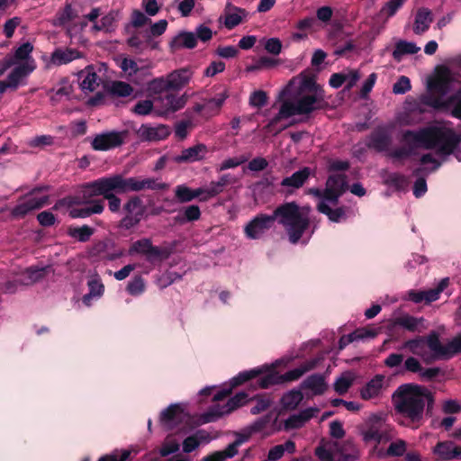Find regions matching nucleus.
Segmentation results:
<instances>
[{
	"instance_id": "obj_26",
	"label": "nucleus",
	"mask_w": 461,
	"mask_h": 461,
	"mask_svg": "<svg viewBox=\"0 0 461 461\" xmlns=\"http://www.w3.org/2000/svg\"><path fill=\"white\" fill-rule=\"evenodd\" d=\"M392 132L391 125L377 128L370 136L368 146L379 151H388L392 142Z\"/></svg>"
},
{
	"instance_id": "obj_18",
	"label": "nucleus",
	"mask_w": 461,
	"mask_h": 461,
	"mask_svg": "<svg viewBox=\"0 0 461 461\" xmlns=\"http://www.w3.org/2000/svg\"><path fill=\"white\" fill-rule=\"evenodd\" d=\"M106 70L105 65L101 64L98 66H87L85 69L79 72L78 79L81 90L85 94H91L99 88L103 80L101 74Z\"/></svg>"
},
{
	"instance_id": "obj_59",
	"label": "nucleus",
	"mask_w": 461,
	"mask_h": 461,
	"mask_svg": "<svg viewBox=\"0 0 461 461\" xmlns=\"http://www.w3.org/2000/svg\"><path fill=\"white\" fill-rule=\"evenodd\" d=\"M179 448V444L172 438H167L163 446L159 449V454L162 456H167L170 454L176 452Z\"/></svg>"
},
{
	"instance_id": "obj_31",
	"label": "nucleus",
	"mask_w": 461,
	"mask_h": 461,
	"mask_svg": "<svg viewBox=\"0 0 461 461\" xmlns=\"http://www.w3.org/2000/svg\"><path fill=\"white\" fill-rule=\"evenodd\" d=\"M206 153V146L203 144H197L184 149L179 155L175 156L173 160L176 163H193L203 159Z\"/></svg>"
},
{
	"instance_id": "obj_7",
	"label": "nucleus",
	"mask_w": 461,
	"mask_h": 461,
	"mask_svg": "<svg viewBox=\"0 0 461 461\" xmlns=\"http://www.w3.org/2000/svg\"><path fill=\"white\" fill-rule=\"evenodd\" d=\"M34 46L26 41L14 49L13 54L0 60V77L8 69L10 71L5 80H0L6 90L14 91L26 85V78L36 69V61L32 53Z\"/></svg>"
},
{
	"instance_id": "obj_46",
	"label": "nucleus",
	"mask_w": 461,
	"mask_h": 461,
	"mask_svg": "<svg viewBox=\"0 0 461 461\" xmlns=\"http://www.w3.org/2000/svg\"><path fill=\"white\" fill-rule=\"evenodd\" d=\"M356 379V375L353 372L348 371L341 374L334 382V390L339 394H344L351 387Z\"/></svg>"
},
{
	"instance_id": "obj_23",
	"label": "nucleus",
	"mask_w": 461,
	"mask_h": 461,
	"mask_svg": "<svg viewBox=\"0 0 461 461\" xmlns=\"http://www.w3.org/2000/svg\"><path fill=\"white\" fill-rule=\"evenodd\" d=\"M83 55L75 49H57L50 57L43 56L42 59L46 68L66 65L75 59H81Z\"/></svg>"
},
{
	"instance_id": "obj_32",
	"label": "nucleus",
	"mask_w": 461,
	"mask_h": 461,
	"mask_svg": "<svg viewBox=\"0 0 461 461\" xmlns=\"http://www.w3.org/2000/svg\"><path fill=\"white\" fill-rule=\"evenodd\" d=\"M433 453L439 460L461 459V447L451 441L439 442L433 449Z\"/></svg>"
},
{
	"instance_id": "obj_52",
	"label": "nucleus",
	"mask_w": 461,
	"mask_h": 461,
	"mask_svg": "<svg viewBox=\"0 0 461 461\" xmlns=\"http://www.w3.org/2000/svg\"><path fill=\"white\" fill-rule=\"evenodd\" d=\"M449 279L445 277L439 281L436 288L423 290L425 303H431L437 301L439 298L440 294L447 287Z\"/></svg>"
},
{
	"instance_id": "obj_50",
	"label": "nucleus",
	"mask_w": 461,
	"mask_h": 461,
	"mask_svg": "<svg viewBox=\"0 0 461 461\" xmlns=\"http://www.w3.org/2000/svg\"><path fill=\"white\" fill-rule=\"evenodd\" d=\"M248 15L244 9L235 8L225 15L224 24L228 29H232L240 24Z\"/></svg>"
},
{
	"instance_id": "obj_53",
	"label": "nucleus",
	"mask_w": 461,
	"mask_h": 461,
	"mask_svg": "<svg viewBox=\"0 0 461 461\" xmlns=\"http://www.w3.org/2000/svg\"><path fill=\"white\" fill-rule=\"evenodd\" d=\"M176 197L181 203H187L196 198L195 189H191L185 185H179L175 189Z\"/></svg>"
},
{
	"instance_id": "obj_60",
	"label": "nucleus",
	"mask_w": 461,
	"mask_h": 461,
	"mask_svg": "<svg viewBox=\"0 0 461 461\" xmlns=\"http://www.w3.org/2000/svg\"><path fill=\"white\" fill-rule=\"evenodd\" d=\"M131 453L129 449L115 450L109 456H102L98 461H126Z\"/></svg>"
},
{
	"instance_id": "obj_13",
	"label": "nucleus",
	"mask_w": 461,
	"mask_h": 461,
	"mask_svg": "<svg viewBox=\"0 0 461 461\" xmlns=\"http://www.w3.org/2000/svg\"><path fill=\"white\" fill-rule=\"evenodd\" d=\"M361 433L366 442L375 444L385 443L393 438L392 429L386 424L384 414L372 415Z\"/></svg>"
},
{
	"instance_id": "obj_37",
	"label": "nucleus",
	"mask_w": 461,
	"mask_h": 461,
	"mask_svg": "<svg viewBox=\"0 0 461 461\" xmlns=\"http://www.w3.org/2000/svg\"><path fill=\"white\" fill-rule=\"evenodd\" d=\"M393 325L402 327L410 331L420 332L426 329L423 318H416L408 314L394 318Z\"/></svg>"
},
{
	"instance_id": "obj_64",
	"label": "nucleus",
	"mask_w": 461,
	"mask_h": 461,
	"mask_svg": "<svg viewBox=\"0 0 461 461\" xmlns=\"http://www.w3.org/2000/svg\"><path fill=\"white\" fill-rule=\"evenodd\" d=\"M271 399L267 396H258L256 398V404L251 408V413L258 414L267 410L271 404Z\"/></svg>"
},
{
	"instance_id": "obj_9",
	"label": "nucleus",
	"mask_w": 461,
	"mask_h": 461,
	"mask_svg": "<svg viewBox=\"0 0 461 461\" xmlns=\"http://www.w3.org/2000/svg\"><path fill=\"white\" fill-rule=\"evenodd\" d=\"M288 360L280 358L268 365L269 370L267 375L262 380V389L268 388L275 384H280L286 382H292L299 379L303 374L312 368L313 365L306 363L299 367L286 372L284 375L276 370L280 366H286Z\"/></svg>"
},
{
	"instance_id": "obj_14",
	"label": "nucleus",
	"mask_w": 461,
	"mask_h": 461,
	"mask_svg": "<svg viewBox=\"0 0 461 461\" xmlns=\"http://www.w3.org/2000/svg\"><path fill=\"white\" fill-rule=\"evenodd\" d=\"M349 443L339 444L337 441H322L315 449V455L321 461H351L355 455L348 453Z\"/></svg>"
},
{
	"instance_id": "obj_27",
	"label": "nucleus",
	"mask_w": 461,
	"mask_h": 461,
	"mask_svg": "<svg viewBox=\"0 0 461 461\" xmlns=\"http://www.w3.org/2000/svg\"><path fill=\"white\" fill-rule=\"evenodd\" d=\"M318 413L319 409L315 407L306 408L297 413H294L284 421V429L285 430L300 429Z\"/></svg>"
},
{
	"instance_id": "obj_56",
	"label": "nucleus",
	"mask_w": 461,
	"mask_h": 461,
	"mask_svg": "<svg viewBox=\"0 0 461 461\" xmlns=\"http://www.w3.org/2000/svg\"><path fill=\"white\" fill-rule=\"evenodd\" d=\"M152 111L155 113V102L151 100L140 101L133 108V112L138 115H148Z\"/></svg>"
},
{
	"instance_id": "obj_28",
	"label": "nucleus",
	"mask_w": 461,
	"mask_h": 461,
	"mask_svg": "<svg viewBox=\"0 0 461 461\" xmlns=\"http://www.w3.org/2000/svg\"><path fill=\"white\" fill-rule=\"evenodd\" d=\"M87 286L88 293L82 297V302L86 306L90 307L103 296L104 286L100 276L96 274L88 276Z\"/></svg>"
},
{
	"instance_id": "obj_34",
	"label": "nucleus",
	"mask_w": 461,
	"mask_h": 461,
	"mask_svg": "<svg viewBox=\"0 0 461 461\" xmlns=\"http://www.w3.org/2000/svg\"><path fill=\"white\" fill-rule=\"evenodd\" d=\"M192 77L193 71L188 68L172 71L167 75L169 87L171 90H179L190 82Z\"/></svg>"
},
{
	"instance_id": "obj_58",
	"label": "nucleus",
	"mask_w": 461,
	"mask_h": 461,
	"mask_svg": "<svg viewBox=\"0 0 461 461\" xmlns=\"http://www.w3.org/2000/svg\"><path fill=\"white\" fill-rule=\"evenodd\" d=\"M149 89L155 93L162 92L165 90H171V87H169L167 76L153 79L149 83Z\"/></svg>"
},
{
	"instance_id": "obj_49",
	"label": "nucleus",
	"mask_w": 461,
	"mask_h": 461,
	"mask_svg": "<svg viewBox=\"0 0 461 461\" xmlns=\"http://www.w3.org/2000/svg\"><path fill=\"white\" fill-rule=\"evenodd\" d=\"M406 0H389L381 8L378 16L384 21L393 17L397 11L403 5Z\"/></svg>"
},
{
	"instance_id": "obj_6",
	"label": "nucleus",
	"mask_w": 461,
	"mask_h": 461,
	"mask_svg": "<svg viewBox=\"0 0 461 461\" xmlns=\"http://www.w3.org/2000/svg\"><path fill=\"white\" fill-rule=\"evenodd\" d=\"M347 161L331 159L328 163V170L331 174L326 183L323 192L312 188L310 194L319 198L317 209L320 212L327 215L330 221L339 222L346 219V212L342 207L338 206L339 198L344 193L347 186L345 176L340 173L348 169Z\"/></svg>"
},
{
	"instance_id": "obj_55",
	"label": "nucleus",
	"mask_w": 461,
	"mask_h": 461,
	"mask_svg": "<svg viewBox=\"0 0 461 461\" xmlns=\"http://www.w3.org/2000/svg\"><path fill=\"white\" fill-rule=\"evenodd\" d=\"M110 91L114 95L126 97L131 95L133 89L129 84L125 82L115 81L112 83Z\"/></svg>"
},
{
	"instance_id": "obj_42",
	"label": "nucleus",
	"mask_w": 461,
	"mask_h": 461,
	"mask_svg": "<svg viewBox=\"0 0 461 461\" xmlns=\"http://www.w3.org/2000/svg\"><path fill=\"white\" fill-rule=\"evenodd\" d=\"M431 23V12L427 8L419 9L415 16L413 32L416 34H421L429 29Z\"/></svg>"
},
{
	"instance_id": "obj_63",
	"label": "nucleus",
	"mask_w": 461,
	"mask_h": 461,
	"mask_svg": "<svg viewBox=\"0 0 461 461\" xmlns=\"http://www.w3.org/2000/svg\"><path fill=\"white\" fill-rule=\"evenodd\" d=\"M76 13L72 9L71 5H67L59 14L57 17L58 23L59 24H67L70 22H72L76 18Z\"/></svg>"
},
{
	"instance_id": "obj_54",
	"label": "nucleus",
	"mask_w": 461,
	"mask_h": 461,
	"mask_svg": "<svg viewBox=\"0 0 461 461\" xmlns=\"http://www.w3.org/2000/svg\"><path fill=\"white\" fill-rule=\"evenodd\" d=\"M127 292L132 296L142 294L146 289L145 281L140 276H135L127 285Z\"/></svg>"
},
{
	"instance_id": "obj_40",
	"label": "nucleus",
	"mask_w": 461,
	"mask_h": 461,
	"mask_svg": "<svg viewBox=\"0 0 461 461\" xmlns=\"http://www.w3.org/2000/svg\"><path fill=\"white\" fill-rule=\"evenodd\" d=\"M130 255L143 254L149 258L159 256V249L151 245L149 239H142L135 241L129 249Z\"/></svg>"
},
{
	"instance_id": "obj_39",
	"label": "nucleus",
	"mask_w": 461,
	"mask_h": 461,
	"mask_svg": "<svg viewBox=\"0 0 461 461\" xmlns=\"http://www.w3.org/2000/svg\"><path fill=\"white\" fill-rule=\"evenodd\" d=\"M196 45L195 34L189 32H182L178 33L170 42V49L172 51H176L180 49H193Z\"/></svg>"
},
{
	"instance_id": "obj_38",
	"label": "nucleus",
	"mask_w": 461,
	"mask_h": 461,
	"mask_svg": "<svg viewBox=\"0 0 461 461\" xmlns=\"http://www.w3.org/2000/svg\"><path fill=\"white\" fill-rule=\"evenodd\" d=\"M302 388L310 391L313 395H317L323 393L327 390L328 384L324 376L312 375L302 383Z\"/></svg>"
},
{
	"instance_id": "obj_47",
	"label": "nucleus",
	"mask_w": 461,
	"mask_h": 461,
	"mask_svg": "<svg viewBox=\"0 0 461 461\" xmlns=\"http://www.w3.org/2000/svg\"><path fill=\"white\" fill-rule=\"evenodd\" d=\"M93 233L94 229L88 225H83L81 227L69 226L68 228V235L80 242L87 241Z\"/></svg>"
},
{
	"instance_id": "obj_4",
	"label": "nucleus",
	"mask_w": 461,
	"mask_h": 461,
	"mask_svg": "<svg viewBox=\"0 0 461 461\" xmlns=\"http://www.w3.org/2000/svg\"><path fill=\"white\" fill-rule=\"evenodd\" d=\"M461 75L447 67H438L427 80L428 93L417 99V108L424 112L426 107L442 110L455 118L461 119V87L444 98L456 85L461 84Z\"/></svg>"
},
{
	"instance_id": "obj_33",
	"label": "nucleus",
	"mask_w": 461,
	"mask_h": 461,
	"mask_svg": "<svg viewBox=\"0 0 461 461\" xmlns=\"http://www.w3.org/2000/svg\"><path fill=\"white\" fill-rule=\"evenodd\" d=\"M212 439V437L209 432L205 430H197L184 440L183 450L185 453H190L200 446L208 444Z\"/></svg>"
},
{
	"instance_id": "obj_22",
	"label": "nucleus",
	"mask_w": 461,
	"mask_h": 461,
	"mask_svg": "<svg viewBox=\"0 0 461 461\" xmlns=\"http://www.w3.org/2000/svg\"><path fill=\"white\" fill-rule=\"evenodd\" d=\"M186 104L185 95H167L164 97L155 99V114L166 116L182 109Z\"/></svg>"
},
{
	"instance_id": "obj_21",
	"label": "nucleus",
	"mask_w": 461,
	"mask_h": 461,
	"mask_svg": "<svg viewBox=\"0 0 461 461\" xmlns=\"http://www.w3.org/2000/svg\"><path fill=\"white\" fill-rule=\"evenodd\" d=\"M127 137V131H106L96 135L92 140L95 150L105 151L121 146Z\"/></svg>"
},
{
	"instance_id": "obj_8",
	"label": "nucleus",
	"mask_w": 461,
	"mask_h": 461,
	"mask_svg": "<svg viewBox=\"0 0 461 461\" xmlns=\"http://www.w3.org/2000/svg\"><path fill=\"white\" fill-rule=\"evenodd\" d=\"M395 408L412 422H419L423 417L424 406L433 402L431 393L425 387L417 384H402L393 393Z\"/></svg>"
},
{
	"instance_id": "obj_44",
	"label": "nucleus",
	"mask_w": 461,
	"mask_h": 461,
	"mask_svg": "<svg viewBox=\"0 0 461 461\" xmlns=\"http://www.w3.org/2000/svg\"><path fill=\"white\" fill-rule=\"evenodd\" d=\"M420 50V48L412 41H399L395 44V49L393 51V57L395 60L401 61L404 55L415 54Z\"/></svg>"
},
{
	"instance_id": "obj_43",
	"label": "nucleus",
	"mask_w": 461,
	"mask_h": 461,
	"mask_svg": "<svg viewBox=\"0 0 461 461\" xmlns=\"http://www.w3.org/2000/svg\"><path fill=\"white\" fill-rule=\"evenodd\" d=\"M116 63L122 72L129 77L136 75L142 68L149 69L152 68L151 64L140 67L135 60L125 57L118 58L116 59Z\"/></svg>"
},
{
	"instance_id": "obj_20",
	"label": "nucleus",
	"mask_w": 461,
	"mask_h": 461,
	"mask_svg": "<svg viewBox=\"0 0 461 461\" xmlns=\"http://www.w3.org/2000/svg\"><path fill=\"white\" fill-rule=\"evenodd\" d=\"M47 203V195L38 191H33L19 200L18 203L13 209L12 214L14 217H23L30 212L44 206Z\"/></svg>"
},
{
	"instance_id": "obj_57",
	"label": "nucleus",
	"mask_w": 461,
	"mask_h": 461,
	"mask_svg": "<svg viewBox=\"0 0 461 461\" xmlns=\"http://www.w3.org/2000/svg\"><path fill=\"white\" fill-rule=\"evenodd\" d=\"M406 451V443L402 439H398L390 444L387 451L384 454L385 456H402Z\"/></svg>"
},
{
	"instance_id": "obj_48",
	"label": "nucleus",
	"mask_w": 461,
	"mask_h": 461,
	"mask_svg": "<svg viewBox=\"0 0 461 461\" xmlns=\"http://www.w3.org/2000/svg\"><path fill=\"white\" fill-rule=\"evenodd\" d=\"M420 167L416 170V174L431 173L438 169L440 162L431 154L428 153L420 158Z\"/></svg>"
},
{
	"instance_id": "obj_51",
	"label": "nucleus",
	"mask_w": 461,
	"mask_h": 461,
	"mask_svg": "<svg viewBox=\"0 0 461 461\" xmlns=\"http://www.w3.org/2000/svg\"><path fill=\"white\" fill-rule=\"evenodd\" d=\"M236 181L237 179L233 176L230 174H225L222 175L217 181L211 182L209 186L211 190H212L214 195L216 196L222 193L224 188L228 185L234 184Z\"/></svg>"
},
{
	"instance_id": "obj_35",
	"label": "nucleus",
	"mask_w": 461,
	"mask_h": 461,
	"mask_svg": "<svg viewBox=\"0 0 461 461\" xmlns=\"http://www.w3.org/2000/svg\"><path fill=\"white\" fill-rule=\"evenodd\" d=\"M303 400V394L301 390L293 389L285 393L280 399V412L283 411H290L295 410Z\"/></svg>"
},
{
	"instance_id": "obj_17",
	"label": "nucleus",
	"mask_w": 461,
	"mask_h": 461,
	"mask_svg": "<svg viewBox=\"0 0 461 461\" xmlns=\"http://www.w3.org/2000/svg\"><path fill=\"white\" fill-rule=\"evenodd\" d=\"M145 211V205L139 197H131L122 206L121 227L127 230L135 227L142 220Z\"/></svg>"
},
{
	"instance_id": "obj_24",
	"label": "nucleus",
	"mask_w": 461,
	"mask_h": 461,
	"mask_svg": "<svg viewBox=\"0 0 461 461\" xmlns=\"http://www.w3.org/2000/svg\"><path fill=\"white\" fill-rule=\"evenodd\" d=\"M429 364L436 360L448 359L454 356L451 339L442 343L436 333L429 335Z\"/></svg>"
},
{
	"instance_id": "obj_61",
	"label": "nucleus",
	"mask_w": 461,
	"mask_h": 461,
	"mask_svg": "<svg viewBox=\"0 0 461 461\" xmlns=\"http://www.w3.org/2000/svg\"><path fill=\"white\" fill-rule=\"evenodd\" d=\"M53 143V138L50 135L35 136L28 140V145L33 148H42Z\"/></svg>"
},
{
	"instance_id": "obj_45",
	"label": "nucleus",
	"mask_w": 461,
	"mask_h": 461,
	"mask_svg": "<svg viewBox=\"0 0 461 461\" xmlns=\"http://www.w3.org/2000/svg\"><path fill=\"white\" fill-rule=\"evenodd\" d=\"M310 175L311 169L309 167H304L294 173L291 176L284 178L281 185L284 186L298 188L304 184Z\"/></svg>"
},
{
	"instance_id": "obj_15",
	"label": "nucleus",
	"mask_w": 461,
	"mask_h": 461,
	"mask_svg": "<svg viewBox=\"0 0 461 461\" xmlns=\"http://www.w3.org/2000/svg\"><path fill=\"white\" fill-rule=\"evenodd\" d=\"M49 271V267H30L17 274L13 280L6 282L2 290L6 294H14L22 286L33 285L41 280Z\"/></svg>"
},
{
	"instance_id": "obj_25",
	"label": "nucleus",
	"mask_w": 461,
	"mask_h": 461,
	"mask_svg": "<svg viewBox=\"0 0 461 461\" xmlns=\"http://www.w3.org/2000/svg\"><path fill=\"white\" fill-rule=\"evenodd\" d=\"M229 94L226 89H222L216 95L207 100L203 104H196L194 109L196 113H202L204 117H212L219 113L222 104L228 98Z\"/></svg>"
},
{
	"instance_id": "obj_10",
	"label": "nucleus",
	"mask_w": 461,
	"mask_h": 461,
	"mask_svg": "<svg viewBox=\"0 0 461 461\" xmlns=\"http://www.w3.org/2000/svg\"><path fill=\"white\" fill-rule=\"evenodd\" d=\"M268 370V365L265 364L240 372L228 383L221 385V389L213 395V399L215 401H221L231 393L233 388L254 379H257L258 387L262 388V380L267 375Z\"/></svg>"
},
{
	"instance_id": "obj_11",
	"label": "nucleus",
	"mask_w": 461,
	"mask_h": 461,
	"mask_svg": "<svg viewBox=\"0 0 461 461\" xmlns=\"http://www.w3.org/2000/svg\"><path fill=\"white\" fill-rule=\"evenodd\" d=\"M190 420V415L185 403H172L162 410L159 415V424L166 430H184Z\"/></svg>"
},
{
	"instance_id": "obj_16",
	"label": "nucleus",
	"mask_w": 461,
	"mask_h": 461,
	"mask_svg": "<svg viewBox=\"0 0 461 461\" xmlns=\"http://www.w3.org/2000/svg\"><path fill=\"white\" fill-rule=\"evenodd\" d=\"M249 400V395L240 392L231 397L225 404H215L210 411L203 413L199 418L201 423L212 422L223 415L230 413L237 408L244 405Z\"/></svg>"
},
{
	"instance_id": "obj_19",
	"label": "nucleus",
	"mask_w": 461,
	"mask_h": 461,
	"mask_svg": "<svg viewBox=\"0 0 461 461\" xmlns=\"http://www.w3.org/2000/svg\"><path fill=\"white\" fill-rule=\"evenodd\" d=\"M390 386L389 379L384 375H375L360 389L363 400H380Z\"/></svg>"
},
{
	"instance_id": "obj_41",
	"label": "nucleus",
	"mask_w": 461,
	"mask_h": 461,
	"mask_svg": "<svg viewBox=\"0 0 461 461\" xmlns=\"http://www.w3.org/2000/svg\"><path fill=\"white\" fill-rule=\"evenodd\" d=\"M90 203L89 206L87 207H85V208H81V209H77V208H73V209H70L69 210V216L73 219H76V218H86V217H89L90 215L92 214H100L104 212V202L101 201V200H98V201H95L93 203Z\"/></svg>"
},
{
	"instance_id": "obj_3",
	"label": "nucleus",
	"mask_w": 461,
	"mask_h": 461,
	"mask_svg": "<svg viewBox=\"0 0 461 461\" xmlns=\"http://www.w3.org/2000/svg\"><path fill=\"white\" fill-rule=\"evenodd\" d=\"M281 105L278 114L270 124L280 119L294 115H307L321 107L324 99L323 90L307 73L294 77L279 93Z\"/></svg>"
},
{
	"instance_id": "obj_1",
	"label": "nucleus",
	"mask_w": 461,
	"mask_h": 461,
	"mask_svg": "<svg viewBox=\"0 0 461 461\" xmlns=\"http://www.w3.org/2000/svg\"><path fill=\"white\" fill-rule=\"evenodd\" d=\"M402 146L391 150L395 159H404L417 153L418 149H434L438 155L454 154L461 161V135L456 133L449 122H436L416 131H405L402 135Z\"/></svg>"
},
{
	"instance_id": "obj_12",
	"label": "nucleus",
	"mask_w": 461,
	"mask_h": 461,
	"mask_svg": "<svg viewBox=\"0 0 461 461\" xmlns=\"http://www.w3.org/2000/svg\"><path fill=\"white\" fill-rule=\"evenodd\" d=\"M100 15V8H92L89 13L85 14L84 20L81 22V29L86 28L87 26V22H90L92 23L90 30L93 32H102L105 33H110L115 31L117 22L121 19L120 11L111 10L106 14L102 16L100 20H98Z\"/></svg>"
},
{
	"instance_id": "obj_29",
	"label": "nucleus",
	"mask_w": 461,
	"mask_h": 461,
	"mask_svg": "<svg viewBox=\"0 0 461 461\" xmlns=\"http://www.w3.org/2000/svg\"><path fill=\"white\" fill-rule=\"evenodd\" d=\"M403 348L419 357L425 364H429V335L408 340L404 343Z\"/></svg>"
},
{
	"instance_id": "obj_2",
	"label": "nucleus",
	"mask_w": 461,
	"mask_h": 461,
	"mask_svg": "<svg viewBox=\"0 0 461 461\" xmlns=\"http://www.w3.org/2000/svg\"><path fill=\"white\" fill-rule=\"evenodd\" d=\"M310 206H299L295 203H287L277 207L272 215L259 214L244 227L248 239H260L276 220L285 228L291 243L300 240L307 243L313 230H310Z\"/></svg>"
},
{
	"instance_id": "obj_36",
	"label": "nucleus",
	"mask_w": 461,
	"mask_h": 461,
	"mask_svg": "<svg viewBox=\"0 0 461 461\" xmlns=\"http://www.w3.org/2000/svg\"><path fill=\"white\" fill-rule=\"evenodd\" d=\"M245 441V438H239L230 444L226 449L208 455L201 461H225L227 458H231L237 454L238 447Z\"/></svg>"
},
{
	"instance_id": "obj_30",
	"label": "nucleus",
	"mask_w": 461,
	"mask_h": 461,
	"mask_svg": "<svg viewBox=\"0 0 461 461\" xmlns=\"http://www.w3.org/2000/svg\"><path fill=\"white\" fill-rule=\"evenodd\" d=\"M169 129L165 125H141L137 131L138 136L143 140L156 141L166 139L169 135Z\"/></svg>"
},
{
	"instance_id": "obj_62",
	"label": "nucleus",
	"mask_w": 461,
	"mask_h": 461,
	"mask_svg": "<svg viewBox=\"0 0 461 461\" xmlns=\"http://www.w3.org/2000/svg\"><path fill=\"white\" fill-rule=\"evenodd\" d=\"M411 89V81L409 77L402 76L393 86V92L396 95H402Z\"/></svg>"
},
{
	"instance_id": "obj_5",
	"label": "nucleus",
	"mask_w": 461,
	"mask_h": 461,
	"mask_svg": "<svg viewBox=\"0 0 461 461\" xmlns=\"http://www.w3.org/2000/svg\"><path fill=\"white\" fill-rule=\"evenodd\" d=\"M153 182L149 179L124 178L121 175L101 177L83 185L78 196L59 201L53 209L58 210L61 206L70 207L73 204H86L94 196L102 195L104 198H106L116 194L151 188Z\"/></svg>"
}]
</instances>
